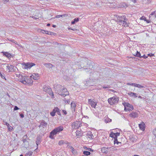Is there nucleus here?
<instances>
[{"mask_svg":"<svg viewBox=\"0 0 156 156\" xmlns=\"http://www.w3.org/2000/svg\"><path fill=\"white\" fill-rule=\"evenodd\" d=\"M132 156H140L137 155L135 154V155H133Z\"/></svg>","mask_w":156,"mask_h":156,"instance_id":"obj_64","label":"nucleus"},{"mask_svg":"<svg viewBox=\"0 0 156 156\" xmlns=\"http://www.w3.org/2000/svg\"><path fill=\"white\" fill-rule=\"evenodd\" d=\"M136 87H139V88H145V87H146V86H142V85H141L140 84H136Z\"/></svg>","mask_w":156,"mask_h":156,"instance_id":"obj_32","label":"nucleus"},{"mask_svg":"<svg viewBox=\"0 0 156 156\" xmlns=\"http://www.w3.org/2000/svg\"><path fill=\"white\" fill-rule=\"evenodd\" d=\"M87 137L90 139H93L94 138V136L93 135V133L90 131H88L87 133Z\"/></svg>","mask_w":156,"mask_h":156,"instance_id":"obj_16","label":"nucleus"},{"mask_svg":"<svg viewBox=\"0 0 156 156\" xmlns=\"http://www.w3.org/2000/svg\"><path fill=\"white\" fill-rule=\"evenodd\" d=\"M129 116L133 118H137L139 116L138 114L136 112H133L129 115Z\"/></svg>","mask_w":156,"mask_h":156,"instance_id":"obj_11","label":"nucleus"},{"mask_svg":"<svg viewBox=\"0 0 156 156\" xmlns=\"http://www.w3.org/2000/svg\"><path fill=\"white\" fill-rule=\"evenodd\" d=\"M0 76L2 77V78L3 79L5 78V77L4 76H3L2 74H1V75H0Z\"/></svg>","mask_w":156,"mask_h":156,"instance_id":"obj_54","label":"nucleus"},{"mask_svg":"<svg viewBox=\"0 0 156 156\" xmlns=\"http://www.w3.org/2000/svg\"><path fill=\"white\" fill-rule=\"evenodd\" d=\"M65 16V15H57V16H56L54 18H53L55 19V18H60V17H64Z\"/></svg>","mask_w":156,"mask_h":156,"instance_id":"obj_33","label":"nucleus"},{"mask_svg":"<svg viewBox=\"0 0 156 156\" xmlns=\"http://www.w3.org/2000/svg\"><path fill=\"white\" fill-rule=\"evenodd\" d=\"M35 64L33 63H26L23 64V66L25 69H30Z\"/></svg>","mask_w":156,"mask_h":156,"instance_id":"obj_7","label":"nucleus"},{"mask_svg":"<svg viewBox=\"0 0 156 156\" xmlns=\"http://www.w3.org/2000/svg\"><path fill=\"white\" fill-rule=\"evenodd\" d=\"M139 126L140 129L144 131L145 130V125L144 122H142L139 125Z\"/></svg>","mask_w":156,"mask_h":156,"instance_id":"obj_15","label":"nucleus"},{"mask_svg":"<svg viewBox=\"0 0 156 156\" xmlns=\"http://www.w3.org/2000/svg\"><path fill=\"white\" fill-rule=\"evenodd\" d=\"M138 98H140L141 99H142L143 98L142 97L140 96H138Z\"/></svg>","mask_w":156,"mask_h":156,"instance_id":"obj_59","label":"nucleus"},{"mask_svg":"<svg viewBox=\"0 0 156 156\" xmlns=\"http://www.w3.org/2000/svg\"><path fill=\"white\" fill-rule=\"evenodd\" d=\"M111 121L112 119L109 118H107L105 119V122L106 123L110 122Z\"/></svg>","mask_w":156,"mask_h":156,"instance_id":"obj_34","label":"nucleus"},{"mask_svg":"<svg viewBox=\"0 0 156 156\" xmlns=\"http://www.w3.org/2000/svg\"><path fill=\"white\" fill-rule=\"evenodd\" d=\"M76 107V104L75 103L72 102L71 103V107L72 108L73 111H75V107Z\"/></svg>","mask_w":156,"mask_h":156,"instance_id":"obj_26","label":"nucleus"},{"mask_svg":"<svg viewBox=\"0 0 156 156\" xmlns=\"http://www.w3.org/2000/svg\"><path fill=\"white\" fill-rule=\"evenodd\" d=\"M7 68L8 69L9 71L10 72H13L14 71V66L11 65H10V66L8 65L7 66Z\"/></svg>","mask_w":156,"mask_h":156,"instance_id":"obj_20","label":"nucleus"},{"mask_svg":"<svg viewBox=\"0 0 156 156\" xmlns=\"http://www.w3.org/2000/svg\"><path fill=\"white\" fill-rule=\"evenodd\" d=\"M47 123L44 121L43 120L41 122V125L42 126L45 127L47 126Z\"/></svg>","mask_w":156,"mask_h":156,"instance_id":"obj_25","label":"nucleus"},{"mask_svg":"<svg viewBox=\"0 0 156 156\" xmlns=\"http://www.w3.org/2000/svg\"><path fill=\"white\" fill-rule=\"evenodd\" d=\"M54 88L55 92L61 96L65 97L69 94L67 89L60 84L55 85Z\"/></svg>","mask_w":156,"mask_h":156,"instance_id":"obj_2","label":"nucleus"},{"mask_svg":"<svg viewBox=\"0 0 156 156\" xmlns=\"http://www.w3.org/2000/svg\"><path fill=\"white\" fill-rule=\"evenodd\" d=\"M44 65L45 67L49 68H51L53 66L52 64L49 63L44 64Z\"/></svg>","mask_w":156,"mask_h":156,"instance_id":"obj_24","label":"nucleus"},{"mask_svg":"<svg viewBox=\"0 0 156 156\" xmlns=\"http://www.w3.org/2000/svg\"><path fill=\"white\" fill-rule=\"evenodd\" d=\"M149 18L151 20H156V11L152 12L150 15Z\"/></svg>","mask_w":156,"mask_h":156,"instance_id":"obj_9","label":"nucleus"},{"mask_svg":"<svg viewBox=\"0 0 156 156\" xmlns=\"http://www.w3.org/2000/svg\"><path fill=\"white\" fill-rule=\"evenodd\" d=\"M72 152L73 154H74L75 153V151L74 148H73L72 150Z\"/></svg>","mask_w":156,"mask_h":156,"instance_id":"obj_48","label":"nucleus"},{"mask_svg":"<svg viewBox=\"0 0 156 156\" xmlns=\"http://www.w3.org/2000/svg\"><path fill=\"white\" fill-rule=\"evenodd\" d=\"M114 144H116L117 145H118L119 143H121L118 141L117 137H115L114 139Z\"/></svg>","mask_w":156,"mask_h":156,"instance_id":"obj_28","label":"nucleus"},{"mask_svg":"<svg viewBox=\"0 0 156 156\" xmlns=\"http://www.w3.org/2000/svg\"><path fill=\"white\" fill-rule=\"evenodd\" d=\"M83 132L80 131H79V136H82L83 135Z\"/></svg>","mask_w":156,"mask_h":156,"instance_id":"obj_45","label":"nucleus"},{"mask_svg":"<svg viewBox=\"0 0 156 156\" xmlns=\"http://www.w3.org/2000/svg\"><path fill=\"white\" fill-rule=\"evenodd\" d=\"M63 113L65 115L67 114V112L65 110H62V111Z\"/></svg>","mask_w":156,"mask_h":156,"instance_id":"obj_49","label":"nucleus"},{"mask_svg":"<svg viewBox=\"0 0 156 156\" xmlns=\"http://www.w3.org/2000/svg\"><path fill=\"white\" fill-rule=\"evenodd\" d=\"M142 57H143L144 58H147V56H146L145 55H144L142 56Z\"/></svg>","mask_w":156,"mask_h":156,"instance_id":"obj_52","label":"nucleus"},{"mask_svg":"<svg viewBox=\"0 0 156 156\" xmlns=\"http://www.w3.org/2000/svg\"><path fill=\"white\" fill-rule=\"evenodd\" d=\"M110 136L114 138L115 139V133H113L112 132L110 134Z\"/></svg>","mask_w":156,"mask_h":156,"instance_id":"obj_37","label":"nucleus"},{"mask_svg":"<svg viewBox=\"0 0 156 156\" xmlns=\"http://www.w3.org/2000/svg\"><path fill=\"white\" fill-rule=\"evenodd\" d=\"M19 109V108L16 106H15L14 108V110H16Z\"/></svg>","mask_w":156,"mask_h":156,"instance_id":"obj_47","label":"nucleus"},{"mask_svg":"<svg viewBox=\"0 0 156 156\" xmlns=\"http://www.w3.org/2000/svg\"><path fill=\"white\" fill-rule=\"evenodd\" d=\"M148 55L150 57H151L153 56V54L152 53L149 54H148Z\"/></svg>","mask_w":156,"mask_h":156,"instance_id":"obj_51","label":"nucleus"},{"mask_svg":"<svg viewBox=\"0 0 156 156\" xmlns=\"http://www.w3.org/2000/svg\"><path fill=\"white\" fill-rule=\"evenodd\" d=\"M110 87L109 85H107L106 86H105L104 85L103 86V88H108Z\"/></svg>","mask_w":156,"mask_h":156,"instance_id":"obj_46","label":"nucleus"},{"mask_svg":"<svg viewBox=\"0 0 156 156\" xmlns=\"http://www.w3.org/2000/svg\"><path fill=\"white\" fill-rule=\"evenodd\" d=\"M47 34L51 35H55V33L53 32L48 31V33Z\"/></svg>","mask_w":156,"mask_h":156,"instance_id":"obj_36","label":"nucleus"},{"mask_svg":"<svg viewBox=\"0 0 156 156\" xmlns=\"http://www.w3.org/2000/svg\"><path fill=\"white\" fill-rule=\"evenodd\" d=\"M123 24V25L124 27H127V23L126 22V20H123V21L122 23Z\"/></svg>","mask_w":156,"mask_h":156,"instance_id":"obj_35","label":"nucleus"},{"mask_svg":"<svg viewBox=\"0 0 156 156\" xmlns=\"http://www.w3.org/2000/svg\"><path fill=\"white\" fill-rule=\"evenodd\" d=\"M137 84H135L134 83H132V85H134L135 87H136V86Z\"/></svg>","mask_w":156,"mask_h":156,"instance_id":"obj_53","label":"nucleus"},{"mask_svg":"<svg viewBox=\"0 0 156 156\" xmlns=\"http://www.w3.org/2000/svg\"><path fill=\"white\" fill-rule=\"evenodd\" d=\"M115 137H117V136H119V135H120V133H118V132H117V133H115Z\"/></svg>","mask_w":156,"mask_h":156,"instance_id":"obj_43","label":"nucleus"},{"mask_svg":"<svg viewBox=\"0 0 156 156\" xmlns=\"http://www.w3.org/2000/svg\"><path fill=\"white\" fill-rule=\"evenodd\" d=\"M101 151L103 153H107L108 152V148L105 147H103L101 149Z\"/></svg>","mask_w":156,"mask_h":156,"instance_id":"obj_21","label":"nucleus"},{"mask_svg":"<svg viewBox=\"0 0 156 156\" xmlns=\"http://www.w3.org/2000/svg\"><path fill=\"white\" fill-rule=\"evenodd\" d=\"M74 20V21H72L71 22V23L73 24H74L75 22H77L78 21V18L75 19Z\"/></svg>","mask_w":156,"mask_h":156,"instance_id":"obj_41","label":"nucleus"},{"mask_svg":"<svg viewBox=\"0 0 156 156\" xmlns=\"http://www.w3.org/2000/svg\"><path fill=\"white\" fill-rule=\"evenodd\" d=\"M30 77L33 79L34 80H37L38 79L39 75L38 73H33L31 76Z\"/></svg>","mask_w":156,"mask_h":156,"instance_id":"obj_18","label":"nucleus"},{"mask_svg":"<svg viewBox=\"0 0 156 156\" xmlns=\"http://www.w3.org/2000/svg\"><path fill=\"white\" fill-rule=\"evenodd\" d=\"M57 109H58V108L55 107L53 109L52 111L50 113V114L52 116H54L55 115V113L57 112Z\"/></svg>","mask_w":156,"mask_h":156,"instance_id":"obj_22","label":"nucleus"},{"mask_svg":"<svg viewBox=\"0 0 156 156\" xmlns=\"http://www.w3.org/2000/svg\"><path fill=\"white\" fill-rule=\"evenodd\" d=\"M134 55H135L136 57H139L140 58H142V56H141L140 52H138L137 51H136V54L135 55L134 54Z\"/></svg>","mask_w":156,"mask_h":156,"instance_id":"obj_27","label":"nucleus"},{"mask_svg":"<svg viewBox=\"0 0 156 156\" xmlns=\"http://www.w3.org/2000/svg\"><path fill=\"white\" fill-rule=\"evenodd\" d=\"M4 1V2H8L9 1V0H3Z\"/></svg>","mask_w":156,"mask_h":156,"instance_id":"obj_60","label":"nucleus"},{"mask_svg":"<svg viewBox=\"0 0 156 156\" xmlns=\"http://www.w3.org/2000/svg\"><path fill=\"white\" fill-rule=\"evenodd\" d=\"M63 127L59 126L53 130L50 133L49 137L51 139L54 138V135L59 133L63 130Z\"/></svg>","mask_w":156,"mask_h":156,"instance_id":"obj_3","label":"nucleus"},{"mask_svg":"<svg viewBox=\"0 0 156 156\" xmlns=\"http://www.w3.org/2000/svg\"><path fill=\"white\" fill-rule=\"evenodd\" d=\"M69 148L71 150H72L73 148V147L71 146H69Z\"/></svg>","mask_w":156,"mask_h":156,"instance_id":"obj_57","label":"nucleus"},{"mask_svg":"<svg viewBox=\"0 0 156 156\" xmlns=\"http://www.w3.org/2000/svg\"><path fill=\"white\" fill-rule=\"evenodd\" d=\"M10 41L15 43L16 44H17L19 46V44H17V42L16 41H15L14 40L12 39L10 40Z\"/></svg>","mask_w":156,"mask_h":156,"instance_id":"obj_42","label":"nucleus"},{"mask_svg":"<svg viewBox=\"0 0 156 156\" xmlns=\"http://www.w3.org/2000/svg\"><path fill=\"white\" fill-rule=\"evenodd\" d=\"M40 32L41 33L43 34H47L48 33V31L44 30H43L41 29L40 30Z\"/></svg>","mask_w":156,"mask_h":156,"instance_id":"obj_30","label":"nucleus"},{"mask_svg":"<svg viewBox=\"0 0 156 156\" xmlns=\"http://www.w3.org/2000/svg\"><path fill=\"white\" fill-rule=\"evenodd\" d=\"M52 27H54V28H55L56 27V26L55 25H53V26H52Z\"/></svg>","mask_w":156,"mask_h":156,"instance_id":"obj_61","label":"nucleus"},{"mask_svg":"<svg viewBox=\"0 0 156 156\" xmlns=\"http://www.w3.org/2000/svg\"><path fill=\"white\" fill-rule=\"evenodd\" d=\"M89 104L92 107L95 108L96 106L97 105V103L94 102L92 101L91 99H90L88 100Z\"/></svg>","mask_w":156,"mask_h":156,"instance_id":"obj_14","label":"nucleus"},{"mask_svg":"<svg viewBox=\"0 0 156 156\" xmlns=\"http://www.w3.org/2000/svg\"><path fill=\"white\" fill-rule=\"evenodd\" d=\"M128 95L131 97H134L135 98H136L137 96L136 95V94L133 92H129L128 93Z\"/></svg>","mask_w":156,"mask_h":156,"instance_id":"obj_23","label":"nucleus"},{"mask_svg":"<svg viewBox=\"0 0 156 156\" xmlns=\"http://www.w3.org/2000/svg\"><path fill=\"white\" fill-rule=\"evenodd\" d=\"M119 100V99L118 98L113 97L109 98L108 101L110 105H112L114 104L117 103Z\"/></svg>","mask_w":156,"mask_h":156,"instance_id":"obj_5","label":"nucleus"},{"mask_svg":"<svg viewBox=\"0 0 156 156\" xmlns=\"http://www.w3.org/2000/svg\"><path fill=\"white\" fill-rule=\"evenodd\" d=\"M117 18L118 22H119V23H122L123 21V20H127V19L126 18L125 16H118Z\"/></svg>","mask_w":156,"mask_h":156,"instance_id":"obj_10","label":"nucleus"},{"mask_svg":"<svg viewBox=\"0 0 156 156\" xmlns=\"http://www.w3.org/2000/svg\"><path fill=\"white\" fill-rule=\"evenodd\" d=\"M72 128L74 129H76L78 128V121L75 122L72 124Z\"/></svg>","mask_w":156,"mask_h":156,"instance_id":"obj_17","label":"nucleus"},{"mask_svg":"<svg viewBox=\"0 0 156 156\" xmlns=\"http://www.w3.org/2000/svg\"><path fill=\"white\" fill-rule=\"evenodd\" d=\"M123 104L125 107L124 110L126 111H132L133 109V106L128 103H125L124 104L123 103Z\"/></svg>","mask_w":156,"mask_h":156,"instance_id":"obj_6","label":"nucleus"},{"mask_svg":"<svg viewBox=\"0 0 156 156\" xmlns=\"http://www.w3.org/2000/svg\"><path fill=\"white\" fill-rule=\"evenodd\" d=\"M43 89L44 91L48 93L51 96V97L52 98H54V94L51 88L48 86H44L43 87Z\"/></svg>","mask_w":156,"mask_h":156,"instance_id":"obj_4","label":"nucleus"},{"mask_svg":"<svg viewBox=\"0 0 156 156\" xmlns=\"http://www.w3.org/2000/svg\"><path fill=\"white\" fill-rule=\"evenodd\" d=\"M31 79L32 78H29L27 79H26V84L27 83L29 84H32L33 81Z\"/></svg>","mask_w":156,"mask_h":156,"instance_id":"obj_19","label":"nucleus"},{"mask_svg":"<svg viewBox=\"0 0 156 156\" xmlns=\"http://www.w3.org/2000/svg\"><path fill=\"white\" fill-rule=\"evenodd\" d=\"M87 59L86 58H82L80 59L79 64V69L83 68V69H87L88 71H90V69L93 68V63H87Z\"/></svg>","mask_w":156,"mask_h":156,"instance_id":"obj_1","label":"nucleus"},{"mask_svg":"<svg viewBox=\"0 0 156 156\" xmlns=\"http://www.w3.org/2000/svg\"><path fill=\"white\" fill-rule=\"evenodd\" d=\"M0 76L2 77V78L3 79L5 78V77L4 76H3L2 74H1V75H0Z\"/></svg>","mask_w":156,"mask_h":156,"instance_id":"obj_55","label":"nucleus"},{"mask_svg":"<svg viewBox=\"0 0 156 156\" xmlns=\"http://www.w3.org/2000/svg\"><path fill=\"white\" fill-rule=\"evenodd\" d=\"M64 101L65 103L66 104H69L70 102V101L69 99H66V98H65L64 100Z\"/></svg>","mask_w":156,"mask_h":156,"instance_id":"obj_38","label":"nucleus"},{"mask_svg":"<svg viewBox=\"0 0 156 156\" xmlns=\"http://www.w3.org/2000/svg\"><path fill=\"white\" fill-rule=\"evenodd\" d=\"M1 53H3V55L4 56L7 58L9 59L12 57L13 55L9 53L8 52L2 51L1 52Z\"/></svg>","mask_w":156,"mask_h":156,"instance_id":"obj_13","label":"nucleus"},{"mask_svg":"<svg viewBox=\"0 0 156 156\" xmlns=\"http://www.w3.org/2000/svg\"><path fill=\"white\" fill-rule=\"evenodd\" d=\"M6 126H7V127H8V126H10L9 124L8 123H6Z\"/></svg>","mask_w":156,"mask_h":156,"instance_id":"obj_58","label":"nucleus"},{"mask_svg":"<svg viewBox=\"0 0 156 156\" xmlns=\"http://www.w3.org/2000/svg\"><path fill=\"white\" fill-rule=\"evenodd\" d=\"M127 84V85H132V83H127V84Z\"/></svg>","mask_w":156,"mask_h":156,"instance_id":"obj_56","label":"nucleus"},{"mask_svg":"<svg viewBox=\"0 0 156 156\" xmlns=\"http://www.w3.org/2000/svg\"><path fill=\"white\" fill-rule=\"evenodd\" d=\"M20 116L21 118H22L24 117V115L22 113H21L20 114Z\"/></svg>","mask_w":156,"mask_h":156,"instance_id":"obj_50","label":"nucleus"},{"mask_svg":"<svg viewBox=\"0 0 156 156\" xmlns=\"http://www.w3.org/2000/svg\"><path fill=\"white\" fill-rule=\"evenodd\" d=\"M64 143V142L63 140H61L58 142V144L59 145H62Z\"/></svg>","mask_w":156,"mask_h":156,"instance_id":"obj_39","label":"nucleus"},{"mask_svg":"<svg viewBox=\"0 0 156 156\" xmlns=\"http://www.w3.org/2000/svg\"><path fill=\"white\" fill-rule=\"evenodd\" d=\"M57 108H58V109H57V114L59 115H61V113H60V111L61 110L58 108L56 107Z\"/></svg>","mask_w":156,"mask_h":156,"instance_id":"obj_40","label":"nucleus"},{"mask_svg":"<svg viewBox=\"0 0 156 156\" xmlns=\"http://www.w3.org/2000/svg\"><path fill=\"white\" fill-rule=\"evenodd\" d=\"M19 77L20 79V81L21 82H22L24 84H26V76H23L22 75H19Z\"/></svg>","mask_w":156,"mask_h":156,"instance_id":"obj_12","label":"nucleus"},{"mask_svg":"<svg viewBox=\"0 0 156 156\" xmlns=\"http://www.w3.org/2000/svg\"><path fill=\"white\" fill-rule=\"evenodd\" d=\"M32 154V152L31 151H29L26 153L25 156H31Z\"/></svg>","mask_w":156,"mask_h":156,"instance_id":"obj_31","label":"nucleus"},{"mask_svg":"<svg viewBox=\"0 0 156 156\" xmlns=\"http://www.w3.org/2000/svg\"><path fill=\"white\" fill-rule=\"evenodd\" d=\"M27 135L24 136H23L22 140L23 142V147H27L29 144V143L27 140Z\"/></svg>","mask_w":156,"mask_h":156,"instance_id":"obj_8","label":"nucleus"},{"mask_svg":"<svg viewBox=\"0 0 156 156\" xmlns=\"http://www.w3.org/2000/svg\"><path fill=\"white\" fill-rule=\"evenodd\" d=\"M8 129L9 131H12L13 129V127L11 126H9V127L8 126Z\"/></svg>","mask_w":156,"mask_h":156,"instance_id":"obj_44","label":"nucleus"},{"mask_svg":"<svg viewBox=\"0 0 156 156\" xmlns=\"http://www.w3.org/2000/svg\"><path fill=\"white\" fill-rule=\"evenodd\" d=\"M83 154L85 155H88L90 154V153L88 151H84L83 152Z\"/></svg>","mask_w":156,"mask_h":156,"instance_id":"obj_29","label":"nucleus"},{"mask_svg":"<svg viewBox=\"0 0 156 156\" xmlns=\"http://www.w3.org/2000/svg\"><path fill=\"white\" fill-rule=\"evenodd\" d=\"M50 25V23H48L47 24V26H49Z\"/></svg>","mask_w":156,"mask_h":156,"instance_id":"obj_63","label":"nucleus"},{"mask_svg":"<svg viewBox=\"0 0 156 156\" xmlns=\"http://www.w3.org/2000/svg\"><path fill=\"white\" fill-rule=\"evenodd\" d=\"M87 149L89 151H91V149L90 148H88Z\"/></svg>","mask_w":156,"mask_h":156,"instance_id":"obj_62","label":"nucleus"}]
</instances>
